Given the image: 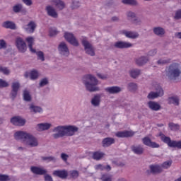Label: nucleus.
<instances>
[{"mask_svg": "<svg viewBox=\"0 0 181 181\" xmlns=\"http://www.w3.org/2000/svg\"><path fill=\"white\" fill-rule=\"evenodd\" d=\"M78 128L74 126H58L53 129L54 132H58L53 134L54 139L62 138V136H73Z\"/></svg>", "mask_w": 181, "mask_h": 181, "instance_id": "1", "label": "nucleus"}, {"mask_svg": "<svg viewBox=\"0 0 181 181\" xmlns=\"http://www.w3.org/2000/svg\"><path fill=\"white\" fill-rule=\"evenodd\" d=\"M14 138L16 139V141H22L23 142H25L26 144L31 146V148L37 146V145H39L37 139H36L32 134L25 132H16L14 134Z\"/></svg>", "mask_w": 181, "mask_h": 181, "instance_id": "2", "label": "nucleus"}, {"mask_svg": "<svg viewBox=\"0 0 181 181\" xmlns=\"http://www.w3.org/2000/svg\"><path fill=\"white\" fill-rule=\"evenodd\" d=\"M83 84H85L88 91L93 92L98 91V90H100V88L97 87L98 80L91 74H88L83 76Z\"/></svg>", "mask_w": 181, "mask_h": 181, "instance_id": "3", "label": "nucleus"}, {"mask_svg": "<svg viewBox=\"0 0 181 181\" xmlns=\"http://www.w3.org/2000/svg\"><path fill=\"white\" fill-rule=\"evenodd\" d=\"M160 139L164 144H166L170 148H177L181 149V141H175L170 139V137L166 136L165 134L160 133Z\"/></svg>", "mask_w": 181, "mask_h": 181, "instance_id": "4", "label": "nucleus"}, {"mask_svg": "<svg viewBox=\"0 0 181 181\" xmlns=\"http://www.w3.org/2000/svg\"><path fill=\"white\" fill-rule=\"evenodd\" d=\"M168 76L170 77H173V78H176L179 77L181 74L180 69H179V64L174 63L172 64L167 69Z\"/></svg>", "mask_w": 181, "mask_h": 181, "instance_id": "5", "label": "nucleus"}, {"mask_svg": "<svg viewBox=\"0 0 181 181\" xmlns=\"http://www.w3.org/2000/svg\"><path fill=\"white\" fill-rule=\"evenodd\" d=\"M25 40L28 44L30 52H31V53H37V56L39 59L42 62H45V55L43 54V52L40 51L38 52H36V49H33V43H35V39L33 38V37H28Z\"/></svg>", "mask_w": 181, "mask_h": 181, "instance_id": "6", "label": "nucleus"}, {"mask_svg": "<svg viewBox=\"0 0 181 181\" xmlns=\"http://www.w3.org/2000/svg\"><path fill=\"white\" fill-rule=\"evenodd\" d=\"M82 45L84 47L86 54H89L90 56H95L94 47H93V45L88 42L86 38L82 40Z\"/></svg>", "mask_w": 181, "mask_h": 181, "instance_id": "7", "label": "nucleus"}, {"mask_svg": "<svg viewBox=\"0 0 181 181\" xmlns=\"http://www.w3.org/2000/svg\"><path fill=\"white\" fill-rule=\"evenodd\" d=\"M16 46L21 53H25L28 49L26 47V42H25L22 37H17L16 39Z\"/></svg>", "mask_w": 181, "mask_h": 181, "instance_id": "8", "label": "nucleus"}, {"mask_svg": "<svg viewBox=\"0 0 181 181\" xmlns=\"http://www.w3.org/2000/svg\"><path fill=\"white\" fill-rule=\"evenodd\" d=\"M163 95V89L160 86H158V88L156 89V92H151L148 95V98L149 100H153L155 98H158V97H162Z\"/></svg>", "mask_w": 181, "mask_h": 181, "instance_id": "9", "label": "nucleus"}, {"mask_svg": "<svg viewBox=\"0 0 181 181\" xmlns=\"http://www.w3.org/2000/svg\"><path fill=\"white\" fill-rule=\"evenodd\" d=\"M64 38L69 43L73 45V46H78V41H77V39H76V37L73 34L65 33Z\"/></svg>", "mask_w": 181, "mask_h": 181, "instance_id": "10", "label": "nucleus"}, {"mask_svg": "<svg viewBox=\"0 0 181 181\" xmlns=\"http://www.w3.org/2000/svg\"><path fill=\"white\" fill-rule=\"evenodd\" d=\"M142 142L144 145H146V146H149V148H159L160 145L157 144L155 141H152L151 139L148 136L144 137L142 139Z\"/></svg>", "mask_w": 181, "mask_h": 181, "instance_id": "11", "label": "nucleus"}, {"mask_svg": "<svg viewBox=\"0 0 181 181\" xmlns=\"http://www.w3.org/2000/svg\"><path fill=\"white\" fill-rule=\"evenodd\" d=\"M135 135V132L125 130L123 132H117L115 136L117 138H131Z\"/></svg>", "mask_w": 181, "mask_h": 181, "instance_id": "12", "label": "nucleus"}, {"mask_svg": "<svg viewBox=\"0 0 181 181\" xmlns=\"http://www.w3.org/2000/svg\"><path fill=\"white\" fill-rule=\"evenodd\" d=\"M21 84L19 83V82H13L12 83L11 97L13 100H15V98H16V96L18 95V91L19 90Z\"/></svg>", "mask_w": 181, "mask_h": 181, "instance_id": "13", "label": "nucleus"}, {"mask_svg": "<svg viewBox=\"0 0 181 181\" xmlns=\"http://www.w3.org/2000/svg\"><path fill=\"white\" fill-rule=\"evenodd\" d=\"M11 122L13 125H16L17 127H23V125H25L26 123V120L21 117H14L11 118Z\"/></svg>", "mask_w": 181, "mask_h": 181, "instance_id": "14", "label": "nucleus"}, {"mask_svg": "<svg viewBox=\"0 0 181 181\" xmlns=\"http://www.w3.org/2000/svg\"><path fill=\"white\" fill-rule=\"evenodd\" d=\"M58 50L60 54L62 56H69L70 54V52L69 51V48L67 45L64 42H61L58 47Z\"/></svg>", "mask_w": 181, "mask_h": 181, "instance_id": "15", "label": "nucleus"}, {"mask_svg": "<svg viewBox=\"0 0 181 181\" xmlns=\"http://www.w3.org/2000/svg\"><path fill=\"white\" fill-rule=\"evenodd\" d=\"M53 175L59 177L60 179H67L69 173L65 170H57L53 172Z\"/></svg>", "mask_w": 181, "mask_h": 181, "instance_id": "16", "label": "nucleus"}, {"mask_svg": "<svg viewBox=\"0 0 181 181\" xmlns=\"http://www.w3.org/2000/svg\"><path fill=\"white\" fill-rule=\"evenodd\" d=\"M23 28L27 33H33L35 29H36V23L34 21H30L28 25H24Z\"/></svg>", "mask_w": 181, "mask_h": 181, "instance_id": "17", "label": "nucleus"}, {"mask_svg": "<svg viewBox=\"0 0 181 181\" xmlns=\"http://www.w3.org/2000/svg\"><path fill=\"white\" fill-rule=\"evenodd\" d=\"M115 47L117 49H128L132 47V44L127 42L118 41L115 43Z\"/></svg>", "mask_w": 181, "mask_h": 181, "instance_id": "18", "label": "nucleus"}, {"mask_svg": "<svg viewBox=\"0 0 181 181\" xmlns=\"http://www.w3.org/2000/svg\"><path fill=\"white\" fill-rule=\"evenodd\" d=\"M131 149L136 155H142L145 151V148L141 145L132 146Z\"/></svg>", "mask_w": 181, "mask_h": 181, "instance_id": "19", "label": "nucleus"}, {"mask_svg": "<svg viewBox=\"0 0 181 181\" xmlns=\"http://www.w3.org/2000/svg\"><path fill=\"white\" fill-rule=\"evenodd\" d=\"M30 170L33 173H34V175H46L47 172L46 170L42 169L41 168L39 167H36V166H32L30 168Z\"/></svg>", "mask_w": 181, "mask_h": 181, "instance_id": "20", "label": "nucleus"}, {"mask_svg": "<svg viewBox=\"0 0 181 181\" xmlns=\"http://www.w3.org/2000/svg\"><path fill=\"white\" fill-rule=\"evenodd\" d=\"M102 144L103 146H104L105 148L111 146L112 144H115V139H114V138L107 137L103 140Z\"/></svg>", "mask_w": 181, "mask_h": 181, "instance_id": "21", "label": "nucleus"}, {"mask_svg": "<svg viewBox=\"0 0 181 181\" xmlns=\"http://www.w3.org/2000/svg\"><path fill=\"white\" fill-rule=\"evenodd\" d=\"M52 4L57 8V9H59V11L64 9L65 4L62 0H52Z\"/></svg>", "mask_w": 181, "mask_h": 181, "instance_id": "22", "label": "nucleus"}, {"mask_svg": "<svg viewBox=\"0 0 181 181\" xmlns=\"http://www.w3.org/2000/svg\"><path fill=\"white\" fill-rule=\"evenodd\" d=\"M148 105L149 109L152 110L153 111H159V110H160V105L156 102L149 101L148 103Z\"/></svg>", "mask_w": 181, "mask_h": 181, "instance_id": "23", "label": "nucleus"}, {"mask_svg": "<svg viewBox=\"0 0 181 181\" xmlns=\"http://www.w3.org/2000/svg\"><path fill=\"white\" fill-rule=\"evenodd\" d=\"M105 91L110 93V94H117L121 91V88L118 86L107 87L105 88Z\"/></svg>", "mask_w": 181, "mask_h": 181, "instance_id": "24", "label": "nucleus"}, {"mask_svg": "<svg viewBox=\"0 0 181 181\" xmlns=\"http://www.w3.org/2000/svg\"><path fill=\"white\" fill-rule=\"evenodd\" d=\"M123 35H125L126 37H129L130 39H136L139 36L137 33H134L131 31L122 30Z\"/></svg>", "mask_w": 181, "mask_h": 181, "instance_id": "25", "label": "nucleus"}, {"mask_svg": "<svg viewBox=\"0 0 181 181\" xmlns=\"http://www.w3.org/2000/svg\"><path fill=\"white\" fill-rule=\"evenodd\" d=\"M46 11L49 15V16H52V18H57L58 15L56 12V10L52 7V6H47L46 7Z\"/></svg>", "mask_w": 181, "mask_h": 181, "instance_id": "26", "label": "nucleus"}, {"mask_svg": "<svg viewBox=\"0 0 181 181\" xmlns=\"http://www.w3.org/2000/svg\"><path fill=\"white\" fill-rule=\"evenodd\" d=\"M148 62H149V59H148L146 57H141L136 59V64L138 66H144V64H146Z\"/></svg>", "mask_w": 181, "mask_h": 181, "instance_id": "27", "label": "nucleus"}, {"mask_svg": "<svg viewBox=\"0 0 181 181\" xmlns=\"http://www.w3.org/2000/svg\"><path fill=\"white\" fill-rule=\"evenodd\" d=\"M104 155L105 154L101 151H95L93 153L92 158L95 160H100L101 158H104Z\"/></svg>", "mask_w": 181, "mask_h": 181, "instance_id": "28", "label": "nucleus"}, {"mask_svg": "<svg viewBox=\"0 0 181 181\" xmlns=\"http://www.w3.org/2000/svg\"><path fill=\"white\" fill-rule=\"evenodd\" d=\"M151 173H160L162 172V167L158 165H150Z\"/></svg>", "mask_w": 181, "mask_h": 181, "instance_id": "29", "label": "nucleus"}, {"mask_svg": "<svg viewBox=\"0 0 181 181\" xmlns=\"http://www.w3.org/2000/svg\"><path fill=\"white\" fill-rule=\"evenodd\" d=\"M52 127V124L49 123H40L37 124L38 131H46Z\"/></svg>", "mask_w": 181, "mask_h": 181, "instance_id": "30", "label": "nucleus"}, {"mask_svg": "<svg viewBox=\"0 0 181 181\" xmlns=\"http://www.w3.org/2000/svg\"><path fill=\"white\" fill-rule=\"evenodd\" d=\"M3 28H6V29H16V25L12 21H6L3 23Z\"/></svg>", "mask_w": 181, "mask_h": 181, "instance_id": "31", "label": "nucleus"}, {"mask_svg": "<svg viewBox=\"0 0 181 181\" xmlns=\"http://www.w3.org/2000/svg\"><path fill=\"white\" fill-rule=\"evenodd\" d=\"M100 95H96L92 98L91 104L94 105V107H98L100 105Z\"/></svg>", "mask_w": 181, "mask_h": 181, "instance_id": "32", "label": "nucleus"}, {"mask_svg": "<svg viewBox=\"0 0 181 181\" xmlns=\"http://www.w3.org/2000/svg\"><path fill=\"white\" fill-rule=\"evenodd\" d=\"M169 104H174V105H179V98L177 96H173L168 98Z\"/></svg>", "mask_w": 181, "mask_h": 181, "instance_id": "33", "label": "nucleus"}, {"mask_svg": "<svg viewBox=\"0 0 181 181\" xmlns=\"http://www.w3.org/2000/svg\"><path fill=\"white\" fill-rule=\"evenodd\" d=\"M153 32L155 35L157 36H162V35H165V30L160 27H157L153 29Z\"/></svg>", "mask_w": 181, "mask_h": 181, "instance_id": "34", "label": "nucleus"}, {"mask_svg": "<svg viewBox=\"0 0 181 181\" xmlns=\"http://www.w3.org/2000/svg\"><path fill=\"white\" fill-rule=\"evenodd\" d=\"M140 74H141V70L139 69H133L130 71V76L133 78H136V77Z\"/></svg>", "mask_w": 181, "mask_h": 181, "instance_id": "35", "label": "nucleus"}, {"mask_svg": "<svg viewBox=\"0 0 181 181\" xmlns=\"http://www.w3.org/2000/svg\"><path fill=\"white\" fill-rule=\"evenodd\" d=\"M102 181H112V175L108 174H103L100 177Z\"/></svg>", "mask_w": 181, "mask_h": 181, "instance_id": "36", "label": "nucleus"}, {"mask_svg": "<svg viewBox=\"0 0 181 181\" xmlns=\"http://www.w3.org/2000/svg\"><path fill=\"white\" fill-rule=\"evenodd\" d=\"M30 110H31V112H42V110L40 107L35 106L31 105L30 106Z\"/></svg>", "mask_w": 181, "mask_h": 181, "instance_id": "37", "label": "nucleus"}, {"mask_svg": "<svg viewBox=\"0 0 181 181\" xmlns=\"http://www.w3.org/2000/svg\"><path fill=\"white\" fill-rule=\"evenodd\" d=\"M23 99L25 101H30V100H32V97L30 96V94H29L28 90L23 91Z\"/></svg>", "mask_w": 181, "mask_h": 181, "instance_id": "38", "label": "nucleus"}, {"mask_svg": "<svg viewBox=\"0 0 181 181\" xmlns=\"http://www.w3.org/2000/svg\"><path fill=\"white\" fill-rule=\"evenodd\" d=\"M122 4L124 5H136L138 3L136 2V0H122Z\"/></svg>", "mask_w": 181, "mask_h": 181, "instance_id": "39", "label": "nucleus"}, {"mask_svg": "<svg viewBox=\"0 0 181 181\" xmlns=\"http://www.w3.org/2000/svg\"><path fill=\"white\" fill-rule=\"evenodd\" d=\"M30 74L31 80H36L39 77V73L36 70L31 71Z\"/></svg>", "mask_w": 181, "mask_h": 181, "instance_id": "40", "label": "nucleus"}, {"mask_svg": "<svg viewBox=\"0 0 181 181\" xmlns=\"http://www.w3.org/2000/svg\"><path fill=\"white\" fill-rule=\"evenodd\" d=\"M22 4H16L14 6H13V11L16 13H19L21 11H22Z\"/></svg>", "mask_w": 181, "mask_h": 181, "instance_id": "41", "label": "nucleus"}, {"mask_svg": "<svg viewBox=\"0 0 181 181\" xmlns=\"http://www.w3.org/2000/svg\"><path fill=\"white\" fill-rule=\"evenodd\" d=\"M128 88H129V91H135V90H136V88H138V86L134 83H129Z\"/></svg>", "mask_w": 181, "mask_h": 181, "instance_id": "42", "label": "nucleus"}, {"mask_svg": "<svg viewBox=\"0 0 181 181\" xmlns=\"http://www.w3.org/2000/svg\"><path fill=\"white\" fill-rule=\"evenodd\" d=\"M168 127L171 129V131H177V129H179V124H176L174 123H169Z\"/></svg>", "mask_w": 181, "mask_h": 181, "instance_id": "43", "label": "nucleus"}, {"mask_svg": "<svg viewBox=\"0 0 181 181\" xmlns=\"http://www.w3.org/2000/svg\"><path fill=\"white\" fill-rule=\"evenodd\" d=\"M161 166L164 169H169V167L172 166V161H165L161 165Z\"/></svg>", "mask_w": 181, "mask_h": 181, "instance_id": "44", "label": "nucleus"}, {"mask_svg": "<svg viewBox=\"0 0 181 181\" xmlns=\"http://www.w3.org/2000/svg\"><path fill=\"white\" fill-rule=\"evenodd\" d=\"M11 178L6 175L0 174V181H9Z\"/></svg>", "mask_w": 181, "mask_h": 181, "instance_id": "45", "label": "nucleus"}, {"mask_svg": "<svg viewBox=\"0 0 181 181\" xmlns=\"http://www.w3.org/2000/svg\"><path fill=\"white\" fill-rule=\"evenodd\" d=\"M59 33V31L56 28H51L49 30V36H56Z\"/></svg>", "mask_w": 181, "mask_h": 181, "instance_id": "46", "label": "nucleus"}, {"mask_svg": "<svg viewBox=\"0 0 181 181\" xmlns=\"http://www.w3.org/2000/svg\"><path fill=\"white\" fill-rule=\"evenodd\" d=\"M9 86V83L8 82L0 79V88H4V87H8Z\"/></svg>", "mask_w": 181, "mask_h": 181, "instance_id": "47", "label": "nucleus"}, {"mask_svg": "<svg viewBox=\"0 0 181 181\" xmlns=\"http://www.w3.org/2000/svg\"><path fill=\"white\" fill-rule=\"evenodd\" d=\"M167 63H170V59H160L158 61V64H167Z\"/></svg>", "mask_w": 181, "mask_h": 181, "instance_id": "48", "label": "nucleus"}, {"mask_svg": "<svg viewBox=\"0 0 181 181\" xmlns=\"http://www.w3.org/2000/svg\"><path fill=\"white\" fill-rule=\"evenodd\" d=\"M0 71L1 73H4V74H9L10 73L9 69H8V68L2 66H0Z\"/></svg>", "mask_w": 181, "mask_h": 181, "instance_id": "49", "label": "nucleus"}, {"mask_svg": "<svg viewBox=\"0 0 181 181\" xmlns=\"http://www.w3.org/2000/svg\"><path fill=\"white\" fill-rule=\"evenodd\" d=\"M42 160H48V162H52V160H56V158L53 156H49V157H42Z\"/></svg>", "mask_w": 181, "mask_h": 181, "instance_id": "50", "label": "nucleus"}, {"mask_svg": "<svg viewBox=\"0 0 181 181\" xmlns=\"http://www.w3.org/2000/svg\"><path fill=\"white\" fill-rule=\"evenodd\" d=\"M71 177H74V178L78 177V171L77 170L71 171Z\"/></svg>", "mask_w": 181, "mask_h": 181, "instance_id": "51", "label": "nucleus"}, {"mask_svg": "<svg viewBox=\"0 0 181 181\" xmlns=\"http://www.w3.org/2000/svg\"><path fill=\"white\" fill-rule=\"evenodd\" d=\"M48 83H49V81H47V78H43L40 83V86L43 87L46 86V84H47Z\"/></svg>", "mask_w": 181, "mask_h": 181, "instance_id": "52", "label": "nucleus"}, {"mask_svg": "<svg viewBox=\"0 0 181 181\" xmlns=\"http://www.w3.org/2000/svg\"><path fill=\"white\" fill-rule=\"evenodd\" d=\"M80 2L78 1H73L71 8L72 9H76V8H79Z\"/></svg>", "mask_w": 181, "mask_h": 181, "instance_id": "53", "label": "nucleus"}, {"mask_svg": "<svg viewBox=\"0 0 181 181\" xmlns=\"http://www.w3.org/2000/svg\"><path fill=\"white\" fill-rule=\"evenodd\" d=\"M61 158H62V160H64V162H67V159H69V155H67L64 153H62L61 154Z\"/></svg>", "mask_w": 181, "mask_h": 181, "instance_id": "54", "label": "nucleus"}, {"mask_svg": "<svg viewBox=\"0 0 181 181\" xmlns=\"http://www.w3.org/2000/svg\"><path fill=\"white\" fill-rule=\"evenodd\" d=\"M6 48V42H5V40H0V49H5Z\"/></svg>", "mask_w": 181, "mask_h": 181, "instance_id": "55", "label": "nucleus"}, {"mask_svg": "<svg viewBox=\"0 0 181 181\" xmlns=\"http://www.w3.org/2000/svg\"><path fill=\"white\" fill-rule=\"evenodd\" d=\"M175 19H181V10H179L175 13Z\"/></svg>", "mask_w": 181, "mask_h": 181, "instance_id": "56", "label": "nucleus"}, {"mask_svg": "<svg viewBox=\"0 0 181 181\" xmlns=\"http://www.w3.org/2000/svg\"><path fill=\"white\" fill-rule=\"evenodd\" d=\"M127 17L130 18V19H134V18H135V13L129 11L127 13Z\"/></svg>", "mask_w": 181, "mask_h": 181, "instance_id": "57", "label": "nucleus"}, {"mask_svg": "<svg viewBox=\"0 0 181 181\" xmlns=\"http://www.w3.org/2000/svg\"><path fill=\"white\" fill-rule=\"evenodd\" d=\"M23 2H24L27 6H30L33 4L32 0H23Z\"/></svg>", "mask_w": 181, "mask_h": 181, "instance_id": "58", "label": "nucleus"}, {"mask_svg": "<svg viewBox=\"0 0 181 181\" xmlns=\"http://www.w3.org/2000/svg\"><path fill=\"white\" fill-rule=\"evenodd\" d=\"M45 181H53V178H52V176H50L49 175H46L45 176Z\"/></svg>", "mask_w": 181, "mask_h": 181, "instance_id": "59", "label": "nucleus"}, {"mask_svg": "<svg viewBox=\"0 0 181 181\" xmlns=\"http://www.w3.org/2000/svg\"><path fill=\"white\" fill-rule=\"evenodd\" d=\"M95 169H99L100 170H104V165L101 164L96 165Z\"/></svg>", "mask_w": 181, "mask_h": 181, "instance_id": "60", "label": "nucleus"}, {"mask_svg": "<svg viewBox=\"0 0 181 181\" xmlns=\"http://www.w3.org/2000/svg\"><path fill=\"white\" fill-rule=\"evenodd\" d=\"M97 76L98 77H99V78H101L102 80H105V78H107V76L105 75H103L101 74H98Z\"/></svg>", "mask_w": 181, "mask_h": 181, "instance_id": "61", "label": "nucleus"}, {"mask_svg": "<svg viewBox=\"0 0 181 181\" xmlns=\"http://www.w3.org/2000/svg\"><path fill=\"white\" fill-rule=\"evenodd\" d=\"M156 54V49H153L148 52V56H155Z\"/></svg>", "mask_w": 181, "mask_h": 181, "instance_id": "62", "label": "nucleus"}, {"mask_svg": "<svg viewBox=\"0 0 181 181\" xmlns=\"http://www.w3.org/2000/svg\"><path fill=\"white\" fill-rule=\"evenodd\" d=\"M104 170H111V166L108 165L106 166H104Z\"/></svg>", "mask_w": 181, "mask_h": 181, "instance_id": "63", "label": "nucleus"}, {"mask_svg": "<svg viewBox=\"0 0 181 181\" xmlns=\"http://www.w3.org/2000/svg\"><path fill=\"white\" fill-rule=\"evenodd\" d=\"M175 36L178 37V39H181V33H175Z\"/></svg>", "mask_w": 181, "mask_h": 181, "instance_id": "64", "label": "nucleus"}]
</instances>
